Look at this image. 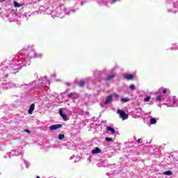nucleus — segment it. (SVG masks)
I'll list each match as a JSON object with an SVG mask.
<instances>
[{
    "mask_svg": "<svg viewBox=\"0 0 178 178\" xmlns=\"http://www.w3.org/2000/svg\"><path fill=\"white\" fill-rule=\"evenodd\" d=\"M117 113H118V115H120V118H121V119H122V120H126L127 119L129 118V115L126 114V113L124 111L118 109L117 111Z\"/></svg>",
    "mask_w": 178,
    "mask_h": 178,
    "instance_id": "1",
    "label": "nucleus"
},
{
    "mask_svg": "<svg viewBox=\"0 0 178 178\" xmlns=\"http://www.w3.org/2000/svg\"><path fill=\"white\" fill-rule=\"evenodd\" d=\"M124 79L125 80H134V75L131 74H126L124 76Z\"/></svg>",
    "mask_w": 178,
    "mask_h": 178,
    "instance_id": "2",
    "label": "nucleus"
},
{
    "mask_svg": "<svg viewBox=\"0 0 178 178\" xmlns=\"http://www.w3.org/2000/svg\"><path fill=\"white\" fill-rule=\"evenodd\" d=\"M62 127V124H54V125H51L49 127V129L51 130H58V129H61Z\"/></svg>",
    "mask_w": 178,
    "mask_h": 178,
    "instance_id": "3",
    "label": "nucleus"
},
{
    "mask_svg": "<svg viewBox=\"0 0 178 178\" xmlns=\"http://www.w3.org/2000/svg\"><path fill=\"white\" fill-rule=\"evenodd\" d=\"M59 114L60 115L61 118H63V120H67V116L65 113H63V110H62V108L59 109Z\"/></svg>",
    "mask_w": 178,
    "mask_h": 178,
    "instance_id": "4",
    "label": "nucleus"
},
{
    "mask_svg": "<svg viewBox=\"0 0 178 178\" xmlns=\"http://www.w3.org/2000/svg\"><path fill=\"white\" fill-rule=\"evenodd\" d=\"M34 109H35V104H32L30 107L28 111V113L29 115H33V111H34Z\"/></svg>",
    "mask_w": 178,
    "mask_h": 178,
    "instance_id": "5",
    "label": "nucleus"
},
{
    "mask_svg": "<svg viewBox=\"0 0 178 178\" xmlns=\"http://www.w3.org/2000/svg\"><path fill=\"white\" fill-rule=\"evenodd\" d=\"M115 77H116V74H111L106 79V81H111V80H112V79H115Z\"/></svg>",
    "mask_w": 178,
    "mask_h": 178,
    "instance_id": "6",
    "label": "nucleus"
},
{
    "mask_svg": "<svg viewBox=\"0 0 178 178\" xmlns=\"http://www.w3.org/2000/svg\"><path fill=\"white\" fill-rule=\"evenodd\" d=\"M111 101H112V95H109L107 97L106 100L105 101L104 104L106 105V104H109V102H111Z\"/></svg>",
    "mask_w": 178,
    "mask_h": 178,
    "instance_id": "7",
    "label": "nucleus"
},
{
    "mask_svg": "<svg viewBox=\"0 0 178 178\" xmlns=\"http://www.w3.org/2000/svg\"><path fill=\"white\" fill-rule=\"evenodd\" d=\"M106 130H108V131H111L112 134H115V133H116V131H115V129L112 128L111 127H107Z\"/></svg>",
    "mask_w": 178,
    "mask_h": 178,
    "instance_id": "8",
    "label": "nucleus"
},
{
    "mask_svg": "<svg viewBox=\"0 0 178 178\" xmlns=\"http://www.w3.org/2000/svg\"><path fill=\"white\" fill-rule=\"evenodd\" d=\"M102 150L97 147L95 149L92 150V154H99Z\"/></svg>",
    "mask_w": 178,
    "mask_h": 178,
    "instance_id": "9",
    "label": "nucleus"
},
{
    "mask_svg": "<svg viewBox=\"0 0 178 178\" xmlns=\"http://www.w3.org/2000/svg\"><path fill=\"white\" fill-rule=\"evenodd\" d=\"M78 86L79 87H84L86 86V81H84V80H81L78 83Z\"/></svg>",
    "mask_w": 178,
    "mask_h": 178,
    "instance_id": "10",
    "label": "nucleus"
},
{
    "mask_svg": "<svg viewBox=\"0 0 178 178\" xmlns=\"http://www.w3.org/2000/svg\"><path fill=\"white\" fill-rule=\"evenodd\" d=\"M14 6L15 8H21L22 4L17 3V1H14Z\"/></svg>",
    "mask_w": 178,
    "mask_h": 178,
    "instance_id": "11",
    "label": "nucleus"
},
{
    "mask_svg": "<svg viewBox=\"0 0 178 178\" xmlns=\"http://www.w3.org/2000/svg\"><path fill=\"white\" fill-rule=\"evenodd\" d=\"M155 123H156V119L151 118L150 119V124H155Z\"/></svg>",
    "mask_w": 178,
    "mask_h": 178,
    "instance_id": "12",
    "label": "nucleus"
},
{
    "mask_svg": "<svg viewBox=\"0 0 178 178\" xmlns=\"http://www.w3.org/2000/svg\"><path fill=\"white\" fill-rule=\"evenodd\" d=\"M163 174L168 175V176H172V175H173V172H172V171H165Z\"/></svg>",
    "mask_w": 178,
    "mask_h": 178,
    "instance_id": "13",
    "label": "nucleus"
},
{
    "mask_svg": "<svg viewBox=\"0 0 178 178\" xmlns=\"http://www.w3.org/2000/svg\"><path fill=\"white\" fill-rule=\"evenodd\" d=\"M106 141L107 143H112L113 142V139L112 138H106Z\"/></svg>",
    "mask_w": 178,
    "mask_h": 178,
    "instance_id": "14",
    "label": "nucleus"
},
{
    "mask_svg": "<svg viewBox=\"0 0 178 178\" xmlns=\"http://www.w3.org/2000/svg\"><path fill=\"white\" fill-rule=\"evenodd\" d=\"M129 101H130V99H127V98H122L121 99L122 102H129Z\"/></svg>",
    "mask_w": 178,
    "mask_h": 178,
    "instance_id": "15",
    "label": "nucleus"
},
{
    "mask_svg": "<svg viewBox=\"0 0 178 178\" xmlns=\"http://www.w3.org/2000/svg\"><path fill=\"white\" fill-rule=\"evenodd\" d=\"M65 138V135L64 134H59L58 135V140H63Z\"/></svg>",
    "mask_w": 178,
    "mask_h": 178,
    "instance_id": "16",
    "label": "nucleus"
},
{
    "mask_svg": "<svg viewBox=\"0 0 178 178\" xmlns=\"http://www.w3.org/2000/svg\"><path fill=\"white\" fill-rule=\"evenodd\" d=\"M129 88L131 90H136V86H134V84H131V85H130Z\"/></svg>",
    "mask_w": 178,
    "mask_h": 178,
    "instance_id": "17",
    "label": "nucleus"
},
{
    "mask_svg": "<svg viewBox=\"0 0 178 178\" xmlns=\"http://www.w3.org/2000/svg\"><path fill=\"white\" fill-rule=\"evenodd\" d=\"M156 101L161 102L162 101V96H157L156 98Z\"/></svg>",
    "mask_w": 178,
    "mask_h": 178,
    "instance_id": "18",
    "label": "nucleus"
},
{
    "mask_svg": "<svg viewBox=\"0 0 178 178\" xmlns=\"http://www.w3.org/2000/svg\"><path fill=\"white\" fill-rule=\"evenodd\" d=\"M149 99H151V97H147L146 98H145V102H149Z\"/></svg>",
    "mask_w": 178,
    "mask_h": 178,
    "instance_id": "19",
    "label": "nucleus"
},
{
    "mask_svg": "<svg viewBox=\"0 0 178 178\" xmlns=\"http://www.w3.org/2000/svg\"><path fill=\"white\" fill-rule=\"evenodd\" d=\"M67 97L68 98H72L73 97V94L71 92V93H68L67 94Z\"/></svg>",
    "mask_w": 178,
    "mask_h": 178,
    "instance_id": "20",
    "label": "nucleus"
},
{
    "mask_svg": "<svg viewBox=\"0 0 178 178\" xmlns=\"http://www.w3.org/2000/svg\"><path fill=\"white\" fill-rule=\"evenodd\" d=\"M167 92H168V90L166 89L163 90V94H167Z\"/></svg>",
    "mask_w": 178,
    "mask_h": 178,
    "instance_id": "21",
    "label": "nucleus"
},
{
    "mask_svg": "<svg viewBox=\"0 0 178 178\" xmlns=\"http://www.w3.org/2000/svg\"><path fill=\"white\" fill-rule=\"evenodd\" d=\"M141 141H143V139H141V138L138 139V141H137L138 144H140V143H143Z\"/></svg>",
    "mask_w": 178,
    "mask_h": 178,
    "instance_id": "22",
    "label": "nucleus"
},
{
    "mask_svg": "<svg viewBox=\"0 0 178 178\" xmlns=\"http://www.w3.org/2000/svg\"><path fill=\"white\" fill-rule=\"evenodd\" d=\"M113 95L114 97H116V98H118L119 97V95L118 93H114Z\"/></svg>",
    "mask_w": 178,
    "mask_h": 178,
    "instance_id": "23",
    "label": "nucleus"
},
{
    "mask_svg": "<svg viewBox=\"0 0 178 178\" xmlns=\"http://www.w3.org/2000/svg\"><path fill=\"white\" fill-rule=\"evenodd\" d=\"M24 131H25L26 133H28L29 134H30V130L26 129V130H24Z\"/></svg>",
    "mask_w": 178,
    "mask_h": 178,
    "instance_id": "24",
    "label": "nucleus"
},
{
    "mask_svg": "<svg viewBox=\"0 0 178 178\" xmlns=\"http://www.w3.org/2000/svg\"><path fill=\"white\" fill-rule=\"evenodd\" d=\"M65 85H66V86H70V83H67H67H65Z\"/></svg>",
    "mask_w": 178,
    "mask_h": 178,
    "instance_id": "25",
    "label": "nucleus"
},
{
    "mask_svg": "<svg viewBox=\"0 0 178 178\" xmlns=\"http://www.w3.org/2000/svg\"><path fill=\"white\" fill-rule=\"evenodd\" d=\"M36 178H41V177H40V176H37V177Z\"/></svg>",
    "mask_w": 178,
    "mask_h": 178,
    "instance_id": "26",
    "label": "nucleus"
},
{
    "mask_svg": "<svg viewBox=\"0 0 178 178\" xmlns=\"http://www.w3.org/2000/svg\"><path fill=\"white\" fill-rule=\"evenodd\" d=\"M117 0H114V2H116Z\"/></svg>",
    "mask_w": 178,
    "mask_h": 178,
    "instance_id": "27",
    "label": "nucleus"
},
{
    "mask_svg": "<svg viewBox=\"0 0 178 178\" xmlns=\"http://www.w3.org/2000/svg\"><path fill=\"white\" fill-rule=\"evenodd\" d=\"M2 1H6V0H2Z\"/></svg>",
    "mask_w": 178,
    "mask_h": 178,
    "instance_id": "28",
    "label": "nucleus"
}]
</instances>
